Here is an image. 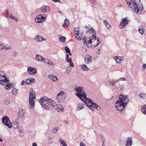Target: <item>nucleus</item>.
Listing matches in <instances>:
<instances>
[{"label":"nucleus","mask_w":146,"mask_h":146,"mask_svg":"<svg viewBox=\"0 0 146 146\" xmlns=\"http://www.w3.org/2000/svg\"><path fill=\"white\" fill-rule=\"evenodd\" d=\"M11 93L14 95H16L17 93V89L14 88L12 89L11 90Z\"/></svg>","instance_id":"obj_35"},{"label":"nucleus","mask_w":146,"mask_h":146,"mask_svg":"<svg viewBox=\"0 0 146 146\" xmlns=\"http://www.w3.org/2000/svg\"><path fill=\"white\" fill-rule=\"evenodd\" d=\"M69 25V21L66 19L64 20V23L62 25V27L64 28H65L68 27Z\"/></svg>","instance_id":"obj_27"},{"label":"nucleus","mask_w":146,"mask_h":146,"mask_svg":"<svg viewBox=\"0 0 146 146\" xmlns=\"http://www.w3.org/2000/svg\"><path fill=\"white\" fill-rule=\"evenodd\" d=\"M132 140L131 137L129 138L127 140L125 145L126 146H131L132 144Z\"/></svg>","instance_id":"obj_21"},{"label":"nucleus","mask_w":146,"mask_h":146,"mask_svg":"<svg viewBox=\"0 0 146 146\" xmlns=\"http://www.w3.org/2000/svg\"><path fill=\"white\" fill-rule=\"evenodd\" d=\"M83 102H84L88 108L92 111L94 110L93 108L95 109L98 111H99L101 109L100 107L96 103H93L91 99L87 97L85 92L83 90Z\"/></svg>","instance_id":"obj_4"},{"label":"nucleus","mask_w":146,"mask_h":146,"mask_svg":"<svg viewBox=\"0 0 146 146\" xmlns=\"http://www.w3.org/2000/svg\"><path fill=\"white\" fill-rule=\"evenodd\" d=\"M141 111L142 113L144 114H146V106H143L142 107Z\"/></svg>","instance_id":"obj_41"},{"label":"nucleus","mask_w":146,"mask_h":146,"mask_svg":"<svg viewBox=\"0 0 146 146\" xmlns=\"http://www.w3.org/2000/svg\"><path fill=\"white\" fill-rule=\"evenodd\" d=\"M89 70V68L87 67L86 65H83V70L87 71Z\"/></svg>","instance_id":"obj_44"},{"label":"nucleus","mask_w":146,"mask_h":146,"mask_svg":"<svg viewBox=\"0 0 146 146\" xmlns=\"http://www.w3.org/2000/svg\"><path fill=\"white\" fill-rule=\"evenodd\" d=\"M74 33L76 38L78 40H81L82 38V30L80 29L79 28H75Z\"/></svg>","instance_id":"obj_7"},{"label":"nucleus","mask_w":146,"mask_h":146,"mask_svg":"<svg viewBox=\"0 0 146 146\" xmlns=\"http://www.w3.org/2000/svg\"><path fill=\"white\" fill-rule=\"evenodd\" d=\"M35 95L33 90H31L29 93V107L31 109L34 108L35 105L34 100L35 98Z\"/></svg>","instance_id":"obj_6"},{"label":"nucleus","mask_w":146,"mask_h":146,"mask_svg":"<svg viewBox=\"0 0 146 146\" xmlns=\"http://www.w3.org/2000/svg\"><path fill=\"white\" fill-rule=\"evenodd\" d=\"M25 113V111L23 109H19L18 113V117L19 118H21L24 116Z\"/></svg>","instance_id":"obj_17"},{"label":"nucleus","mask_w":146,"mask_h":146,"mask_svg":"<svg viewBox=\"0 0 146 146\" xmlns=\"http://www.w3.org/2000/svg\"><path fill=\"white\" fill-rule=\"evenodd\" d=\"M59 130V127H54L52 131V133H54V134H55V133H56L57 131H58Z\"/></svg>","instance_id":"obj_40"},{"label":"nucleus","mask_w":146,"mask_h":146,"mask_svg":"<svg viewBox=\"0 0 146 146\" xmlns=\"http://www.w3.org/2000/svg\"><path fill=\"white\" fill-rule=\"evenodd\" d=\"M74 90L76 91L77 93L76 94V95L82 101V87H76Z\"/></svg>","instance_id":"obj_9"},{"label":"nucleus","mask_w":146,"mask_h":146,"mask_svg":"<svg viewBox=\"0 0 146 146\" xmlns=\"http://www.w3.org/2000/svg\"><path fill=\"white\" fill-rule=\"evenodd\" d=\"M125 87V86L124 85H121L120 88V90H123L124 89Z\"/></svg>","instance_id":"obj_55"},{"label":"nucleus","mask_w":146,"mask_h":146,"mask_svg":"<svg viewBox=\"0 0 146 146\" xmlns=\"http://www.w3.org/2000/svg\"><path fill=\"white\" fill-rule=\"evenodd\" d=\"M9 82L8 78H6L3 71H0V84L6 86L5 88L9 90L13 88V86L10 83H7Z\"/></svg>","instance_id":"obj_5"},{"label":"nucleus","mask_w":146,"mask_h":146,"mask_svg":"<svg viewBox=\"0 0 146 146\" xmlns=\"http://www.w3.org/2000/svg\"><path fill=\"white\" fill-rule=\"evenodd\" d=\"M103 23L108 29L109 30L111 29V25L108 23L107 20H104L103 21Z\"/></svg>","instance_id":"obj_26"},{"label":"nucleus","mask_w":146,"mask_h":146,"mask_svg":"<svg viewBox=\"0 0 146 146\" xmlns=\"http://www.w3.org/2000/svg\"><path fill=\"white\" fill-rule=\"evenodd\" d=\"M48 79L54 81L56 82L58 78L56 76L54 75H49L48 76Z\"/></svg>","instance_id":"obj_25"},{"label":"nucleus","mask_w":146,"mask_h":146,"mask_svg":"<svg viewBox=\"0 0 146 146\" xmlns=\"http://www.w3.org/2000/svg\"><path fill=\"white\" fill-rule=\"evenodd\" d=\"M40 15H37L35 18V21L36 22L38 23H42L41 19L40 18Z\"/></svg>","instance_id":"obj_30"},{"label":"nucleus","mask_w":146,"mask_h":146,"mask_svg":"<svg viewBox=\"0 0 146 146\" xmlns=\"http://www.w3.org/2000/svg\"><path fill=\"white\" fill-rule=\"evenodd\" d=\"M89 31H92L93 32H94V29L92 27H91L90 28V29H89Z\"/></svg>","instance_id":"obj_61"},{"label":"nucleus","mask_w":146,"mask_h":146,"mask_svg":"<svg viewBox=\"0 0 146 146\" xmlns=\"http://www.w3.org/2000/svg\"><path fill=\"white\" fill-rule=\"evenodd\" d=\"M41 15L40 16V18L42 20V22H44L46 19V16L44 14L42 15Z\"/></svg>","instance_id":"obj_39"},{"label":"nucleus","mask_w":146,"mask_h":146,"mask_svg":"<svg viewBox=\"0 0 146 146\" xmlns=\"http://www.w3.org/2000/svg\"><path fill=\"white\" fill-rule=\"evenodd\" d=\"M57 109L58 111L60 112H62L64 111V108L61 105L59 104L57 106Z\"/></svg>","instance_id":"obj_32"},{"label":"nucleus","mask_w":146,"mask_h":146,"mask_svg":"<svg viewBox=\"0 0 146 146\" xmlns=\"http://www.w3.org/2000/svg\"><path fill=\"white\" fill-rule=\"evenodd\" d=\"M34 39L36 42H41L43 41L46 40V39L44 38L41 36L37 35L35 36Z\"/></svg>","instance_id":"obj_14"},{"label":"nucleus","mask_w":146,"mask_h":146,"mask_svg":"<svg viewBox=\"0 0 146 146\" xmlns=\"http://www.w3.org/2000/svg\"><path fill=\"white\" fill-rule=\"evenodd\" d=\"M37 144L35 143H33L32 144V146H37Z\"/></svg>","instance_id":"obj_63"},{"label":"nucleus","mask_w":146,"mask_h":146,"mask_svg":"<svg viewBox=\"0 0 146 146\" xmlns=\"http://www.w3.org/2000/svg\"><path fill=\"white\" fill-rule=\"evenodd\" d=\"M108 82L109 85L112 86H115V85L116 83L117 82V80L114 81L113 80H108Z\"/></svg>","instance_id":"obj_33"},{"label":"nucleus","mask_w":146,"mask_h":146,"mask_svg":"<svg viewBox=\"0 0 146 146\" xmlns=\"http://www.w3.org/2000/svg\"><path fill=\"white\" fill-rule=\"evenodd\" d=\"M139 96L142 100H144L146 97V94L144 93H141L139 94Z\"/></svg>","instance_id":"obj_34"},{"label":"nucleus","mask_w":146,"mask_h":146,"mask_svg":"<svg viewBox=\"0 0 146 146\" xmlns=\"http://www.w3.org/2000/svg\"><path fill=\"white\" fill-rule=\"evenodd\" d=\"M100 48H97L96 50V52L97 54H99L100 53Z\"/></svg>","instance_id":"obj_53"},{"label":"nucleus","mask_w":146,"mask_h":146,"mask_svg":"<svg viewBox=\"0 0 146 146\" xmlns=\"http://www.w3.org/2000/svg\"><path fill=\"white\" fill-rule=\"evenodd\" d=\"M91 3L93 4L96 5L97 4L96 0H89Z\"/></svg>","instance_id":"obj_52"},{"label":"nucleus","mask_w":146,"mask_h":146,"mask_svg":"<svg viewBox=\"0 0 146 146\" xmlns=\"http://www.w3.org/2000/svg\"><path fill=\"white\" fill-rule=\"evenodd\" d=\"M44 61L45 63L46 64L48 65H51L52 66H54L55 65L50 60H48L47 59H44Z\"/></svg>","instance_id":"obj_23"},{"label":"nucleus","mask_w":146,"mask_h":146,"mask_svg":"<svg viewBox=\"0 0 146 146\" xmlns=\"http://www.w3.org/2000/svg\"><path fill=\"white\" fill-rule=\"evenodd\" d=\"M3 44L2 42H0V50H1L3 49Z\"/></svg>","instance_id":"obj_54"},{"label":"nucleus","mask_w":146,"mask_h":146,"mask_svg":"<svg viewBox=\"0 0 146 146\" xmlns=\"http://www.w3.org/2000/svg\"><path fill=\"white\" fill-rule=\"evenodd\" d=\"M28 74L30 75H34L37 72V69L35 67L29 66L27 69Z\"/></svg>","instance_id":"obj_11"},{"label":"nucleus","mask_w":146,"mask_h":146,"mask_svg":"<svg viewBox=\"0 0 146 146\" xmlns=\"http://www.w3.org/2000/svg\"><path fill=\"white\" fill-rule=\"evenodd\" d=\"M84 62L86 64H89L91 63L92 60V58L91 56L89 55L86 56L84 58Z\"/></svg>","instance_id":"obj_15"},{"label":"nucleus","mask_w":146,"mask_h":146,"mask_svg":"<svg viewBox=\"0 0 146 146\" xmlns=\"http://www.w3.org/2000/svg\"><path fill=\"white\" fill-rule=\"evenodd\" d=\"M138 31L142 35H143L144 33V30L143 26L142 25L139 26L138 27Z\"/></svg>","instance_id":"obj_28"},{"label":"nucleus","mask_w":146,"mask_h":146,"mask_svg":"<svg viewBox=\"0 0 146 146\" xmlns=\"http://www.w3.org/2000/svg\"><path fill=\"white\" fill-rule=\"evenodd\" d=\"M6 17L7 18H11L12 19H14V16L13 15L9 13L8 12L7 13Z\"/></svg>","instance_id":"obj_36"},{"label":"nucleus","mask_w":146,"mask_h":146,"mask_svg":"<svg viewBox=\"0 0 146 146\" xmlns=\"http://www.w3.org/2000/svg\"><path fill=\"white\" fill-rule=\"evenodd\" d=\"M52 1L55 3H61V1L60 0H52Z\"/></svg>","instance_id":"obj_56"},{"label":"nucleus","mask_w":146,"mask_h":146,"mask_svg":"<svg viewBox=\"0 0 146 146\" xmlns=\"http://www.w3.org/2000/svg\"><path fill=\"white\" fill-rule=\"evenodd\" d=\"M2 121L3 123L5 125L8 127L9 128L12 127V125L8 117L5 116L3 117L2 119Z\"/></svg>","instance_id":"obj_8"},{"label":"nucleus","mask_w":146,"mask_h":146,"mask_svg":"<svg viewBox=\"0 0 146 146\" xmlns=\"http://www.w3.org/2000/svg\"><path fill=\"white\" fill-rule=\"evenodd\" d=\"M126 80V79L124 77L121 78L117 80V82H119V81H125Z\"/></svg>","instance_id":"obj_50"},{"label":"nucleus","mask_w":146,"mask_h":146,"mask_svg":"<svg viewBox=\"0 0 146 146\" xmlns=\"http://www.w3.org/2000/svg\"><path fill=\"white\" fill-rule=\"evenodd\" d=\"M117 63H121L123 62L124 60V58L123 56H115L113 57Z\"/></svg>","instance_id":"obj_10"},{"label":"nucleus","mask_w":146,"mask_h":146,"mask_svg":"<svg viewBox=\"0 0 146 146\" xmlns=\"http://www.w3.org/2000/svg\"><path fill=\"white\" fill-rule=\"evenodd\" d=\"M48 98L46 97H44L41 98L39 100V102L40 103L42 104L44 103H46V101H47Z\"/></svg>","instance_id":"obj_18"},{"label":"nucleus","mask_w":146,"mask_h":146,"mask_svg":"<svg viewBox=\"0 0 146 146\" xmlns=\"http://www.w3.org/2000/svg\"><path fill=\"white\" fill-rule=\"evenodd\" d=\"M35 59L37 60L40 61H44L45 58L41 56L39 54H37L36 55Z\"/></svg>","instance_id":"obj_24"},{"label":"nucleus","mask_w":146,"mask_h":146,"mask_svg":"<svg viewBox=\"0 0 146 146\" xmlns=\"http://www.w3.org/2000/svg\"><path fill=\"white\" fill-rule=\"evenodd\" d=\"M69 54H66V57H65V59L66 61H68V60H69L72 59V58H69Z\"/></svg>","instance_id":"obj_46"},{"label":"nucleus","mask_w":146,"mask_h":146,"mask_svg":"<svg viewBox=\"0 0 146 146\" xmlns=\"http://www.w3.org/2000/svg\"><path fill=\"white\" fill-rule=\"evenodd\" d=\"M129 23V22L128 21L127 18H125L123 19L121 21V23L120 24V25L121 26L120 28H123Z\"/></svg>","instance_id":"obj_13"},{"label":"nucleus","mask_w":146,"mask_h":146,"mask_svg":"<svg viewBox=\"0 0 146 146\" xmlns=\"http://www.w3.org/2000/svg\"><path fill=\"white\" fill-rule=\"evenodd\" d=\"M50 8L48 6H44L40 9V11L43 13H46L49 11Z\"/></svg>","instance_id":"obj_16"},{"label":"nucleus","mask_w":146,"mask_h":146,"mask_svg":"<svg viewBox=\"0 0 146 146\" xmlns=\"http://www.w3.org/2000/svg\"><path fill=\"white\" fill-rule=\"evenodd\" d=\"M53 140L52 138H49L48 140V142L49 144H52L53 142Z\"/></svg>","instance_id":"obj_51"},{"label":"nucleus","mask_w":146,"mask_h":146,"mask_svg":"<svg viewBox=\"0 0 146 146\" xmlns=\"http://www.w3.org/2000/svg\"><path fill=\"white\" fill-rule=\"evenodd\" d=\"M82 109V104H78L76 106L77 111H79Z\"/></svg>","instance_id":"obj_38"},{"label":"nucleus","mask_w":146,"mask_h":146,"mask_svg":"<svg viewBox=\"0 0 146 146\" xmlns=\"http://www.w3.org/2000/svg\"><path fill=\"white\" fill-rule=\"evenodd\" d=\"M35 82V79L34 78H29L27 79L25 81V84L27 85H29L32 84Z\"/></svg>","instance_id":"obj_19"},{"label":"nucleus","mask_w":146,"mask_h":146,"mask_svg":"<svg viewBox=\"0 0 146 146\" xmlns=\"http://www.w3.org/2000/svg\"><path fill=\"white\" fill-rule=\"evenodd\" d=\"M65 99V97L64 96H56V99L57 101L58 102L61 103L64 102Z\"/></svg>","instance_id":"obj_20"},{"label":"nucleus","mask_w":146,"mask_h":146,"mask_svg":"<svg viewBox=\"0 0 146 146\" xmlns=\"http://www.w3.org/2000/svg\"><path fill=\"white\" fill-rule=\"evenodd\" d=\"M146 68V64H143L142 66V68L143 70H145Z\"/></svg>","instance_id":"obj_57"},{"label":"nucleus","mask_w":146,"mask_h":146,"mask_svg":"<svg viewBox=\"0 0 146 146\" xmlns=\"http://www.w3.org/2000/svg\"><path fill=\"white\" fill-rule=\"evenodd\" d=\"M64 91H62L60 92L57 95V96H63L64 94Z\"/></svg>","instance_id":"obj_48"},{"label":"nucleus","mask_w":146,"mask_h":146,"mask_svg":"<svg viewBox=\"0 0 146 146\" xmlns=\"http://www.w3.org/2000/svg\"><path fill=\"white\" fill-rule=\"evenodd\" d=\"M3 49L10 50L12 49V46L11 45L3 44Z\"/></svg>","instance_id":"obj_22"},{"label":"nucleus","mask_w":146,"mask_h":146,"mask_svg":"<svg viewBox=\"0 0 146 146\" xmlns=\"http://www.w3.org/2000/svg\"><path fill=\"white\" fill-rule=\"evenodd\" d=\"M83 44L88 48H94L100 43L101 39L97 37L96 35H93L90 38L85 37L83 38Z\"/></svg>","instance_id":"obj_1"},{"label":"nucleus","mask_w":146,"mask_h":146,"mask_svg":"<svg viewBox=\"0 0 146 146\" xmlns=\"http://www.w3.org/2000/svg\"><path fill=\"white\" fill-rule=\"evenodd\" d=\"M46 103L52 108H56V103L53 100L48 99L47 101H46Z\"/></svg>","instance_id":"obj_12"},{"label":"nucleus","mask_w":146,"mask_h":146,"mask_svg":"<svg viewBox=\"0 0 146 146\" xmlns=\"http://www.w3.org/2000/svg\"><path fill=\"white\" fill-rule=\"evenodd\" d=\"M41 105L46 110H49V108L45 104V103L41 104Z\"/></svg>","instance_id":"obj_45"},{"label":"nucleus","mask_w":146,"mask_h":146,"mask_svg":"<svg viewBox=\"0 0 146 146\" xmlns=\"http://www.w3.org/2000/svg\"><path fill=\"white\" fill-rule=\"evenodd\" d=\"M59 141L62 146H67L65 141L61 138H59Z\"/></svg>","instance_id":"obj_31"},{"label":"nucleus","mask_w":146,"mask_h":146,"mask_svg":"<svg viewBox=\"0 0 146 146\" xmlns=\"http://www.w3.org/2000/svg\"><path fill=\"white\" fill-rule=\"evenodd\" d=\"M11 125L12 127V126L15 129H16L18 128L19 125V124L18 122L14 121L12 122Z\"/></svg>","instance_id":"obj_29"},{"label":"nucleus","mask_w":146,"mask_h":146,"mask_svg":"<svg viewBox=\"0 0 146 146\" xmlns=\"http://www.w3.org/2000/svg\"><path fill=\"white\" fill-rule=\"evenodd\" d=\"M84 27L85 28H86V29L87 30V31H86V33H87L88 32H89V29H90L89 28V27Z\"/></svg>","instance_id":"obj_58"},{"label":"nucleus","mask_w":146,"mask_h":146,"mask_svg":"<svg viewBox=\"0 0 146 146\" xmlns=\"http://www.w3.org/2000/svg\"><path fill=\"white\" fill-rule=\"evenodd\" d=\"M4 104L7 105H8L10 104V102L9 100H5L4 101Z\"/></svg>","instance_id":"obj_47"},{"label":"nucleus","mask_w":146,"mask_h":146,"mask_svg":"<svg viewBox=\"0 0 146 146\" xmlns=\"http://www.w3.org/2000/svg\"><path fill=\"white\" fill-rule=\"evenodd\" d=\"M65 50L66 52L67 53H69L70 52V51L69 48L67 46H66L65 47Z\"/></svg>","instance_id":"obj_49"},{"label":"nucleus","mask_w":146,"mask_h":146,"mask_svg":"<svg viewBox=\"0 0 146 146\" xmlns=\"http://www.w3.org/2000/svg\"><path fill=\"white\" fill-rule=\"evenodd\" d=\"M129 7L138 15L141 14L143 9V5L140 4V0H126Z\"/></svg>","instance_id":"obj_2"},{"label":"nucleus","mask_w":146,"mask_h":146,"mask_svg":"<svg viewBox=\"0 0 146 146\" xmlns=\"http://www.w3.org/2000/svg\"><path fill=\"white\" fill-rule=\"evenodd\" d=\"M59 37L60 41L63 42H64L66 41V38L65 37L62 36H59Z\"/></svg>","instance_id":"obj_37"},{"label":"nucleus","mask_w":146,"mask_h":146,"mask_svg":"<svg viewBox=\"0 0 146 146\" xmlns=\"http://www.w3.org/2000/svg\"><path fill=\"white\" fill-rule=\"evenodd\" d=\"M19 119L18 118H17L16 119L15 121L18 122H19Z\"/></svg>","instance_id":"obj_64"},{"label":"nucleus","mask_w":146,"mask_h":146,"mask_svg":"<svg viewBox=\"0 0 146 146\" xmlns=\"http://www.w3.org/2000/svg\"><path fill=\"white\" fill-rule=\"evenodd\" d=\"M25 81L24 80H23L21 84V86H23L25 84Z\"/></svg>","instance_id":"obj_62"},{"label":"nucleus","mask_w":146,"mask_h":146,"mask_svg":"<svg viewBox=\"0 0 146 146\" xmlns=\"http://www.w3.org/2000/svg\"><path fill=\"white\" fill-rule=\"evenodd\" d=\"M109 82L108 80V81H106L105 82V85L106 86H108L109 85Z\"/></svg>","instance_id":"obj_60"},{"label":"nucleus","mask_w":146,"mask_h":146,"mask_svg":"<svg viewBox=\"0 0 146 146\" xmlns=\"http://www.w3.org/2000/svg\"><path fill=\"white\" fill-rule=\"evenodd\" d=\"M71 68L69 67H68L67 68L66 72V74L67 75H68L69 74V73H70L71 71Z\"/></svg>","instance_id":"obj_42"},{"label":"nucleus","mask_w":146,"mask_h":146,"mask_svg":"<svg viewBox=\"0 0 146 146\" xmlns=\"http://www.w3.org/2000/svg\"><path fill=\"white\" fill-rule=\"evenodd\" d=\"M100 137L102 141V142H104V138L103 136L102 135H100Z\"/></svg>","instance_id":"obj_59"},{"label":"nucleus","mask_w":146,"mask_h":146,"mask_svg":"<svg viewBox=\"0 0 146 146\" xmlns=\"http://www.w3.org/2000/svg\"><path fill=\"white\" fill-rule=\"evenodd\" d=\"M119 100L116 103V108L117 110L122 111L127 105L129 103V99L126 96L121 94L119 96Z\"/></svg>","instance_id":"obj_3"},{"label":"nucleus","mask_w":146,"mask_h":146,"mask_svg":"<svg viewBox=\"0 0 146 146\" xmlns=\"http://www.w3.org/2000/svg\"><path fill=\"white\" fill-rule=\"evenodd\" d=\"M69 63V66L71 67H74V64L72 62V60H69L68 61H67Z\"/></svg>","instance_id":"obj_43"}]
</instances>
